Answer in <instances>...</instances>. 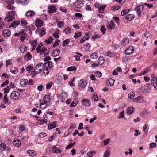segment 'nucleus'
<instances>
[{
	"instance_id": "nucleus-27",
	"label": "nucleus",
	"mask_w": 157,
	"mask_h": 157,
	"mask_svg": "<svg viewBox=\"0 0 157 157\" xmlns=\"http://www.w3.org/2000/svg\"><path fill=\"white\" fill-rule=\"evenodd\" d=\"M19 23L20 21L19 20L15 21L13 22L9 26V28L12 27L13 28H15L17 26Z\"/></svg>"
},
{
	"instance_id": "nucleus-8",
	"label": "nucleus",
	"mask_w": 157,
	"mask_h": 157,
	"mask_svg": "<svg viewBox=\"0 0 157 157\" xmlns=\"http://www.w3.org/2000/svg\"><path fill=\"white\" fill-rule=\"evenodd\" d=\"M134 50L133 47L131 46L125 50L124 53L126 55H130L133 53Z\"/></svg>"
},
{
	"instance_id": "nucleus-13",
	"label": "nucleus",
	"mask_w": 157,
	"mask_h": 157,
	"mask_svg": "<svg viewBox=\"0 0 157 157\" xmlns=\"http://www.w3.org/2000/svg\"><path fill=\"white\" fill-rule=\"evenodd\" d=\"M2 35L5 37H9L10 35V32L8 29H5L3 31Z\"/></svg>"
},
{
	"instance_id": "nucleus-14",
	"label": "nucleus",
	"mask_w": 157,
	"mask_h": 157,
	"mask_svg": "<svg viewBox=\"0 0 157 157\" xmlns=\"http://www.w3.org/2000/svg\"><path fill=\"white\" fill-rule=\"evenodd\" d=\"M78 85L79 86L84 88L86 85V82L85 80L82 79L79 82Z\"/></svg>"
},
{
	"instance_id": "nucleus-16",
	"label": "nucleus",
	"mask_w": 157,
	"mask_h": 157,
	"mask_svg": "<svg viewBox=\"0 0 157 157\" xmlns=\"http://www.w3.org/2000/svg\"><path fill=\"white\" fill-rule=\"evenodd\" d=\"M48 12L50 13H55L56 10V8L55 6L51 5L48 7Z\"/></svg>"
},
{
	"instance_id": "nucleus-44",
	"label": "nucleus",
	"mask_w": 157,
	"mask_h": 157,
	"mask_svg": "<svg viewBox=\"0 0 157 157\" xmlns=\"http://www.w3.org/2000/svg\"><path fill=\"white\" fill-rule=\"evenodd\" d=\"M21 25L23 27H25L27 25L26 20L24 19H21Z\"/></svg>"
},
{
	"instance_id": "nucleus-15",
	"label": "nucleus",
	"mask_w": 157,
	"mask_h": 157,
	"mask_svg": "<svg viewBox=\"0 0 157 157\" xmlns=\"http://www.w3.org/2000/svg\"><path fill=\"white\" fill-rule=\"evenodd\" d=\"M60 51V49L59 48L55 49L52 53V56L53 57H55L59 56Z\"/></svg>"
},
{
	"instance_id": "nucleus-53",
	"label": "nucleus",
	"mask_w": 157,
	"mask_h": 157,
	"mask_svg": "<svg viewBox=\"0 0 157 157\" xmlns=\"http://www.w3.org/2000/svg\"><path fill=\"white\" fill-rule=\"evenodd\" d=\"M130 11L129 9H127L125 10H122L121 13V15L122 16H124L126 14L128 13Z\"/></svg>"
},
{
	"instance_id": "nucleus-35",
	"label": "nucleus",
	"mask_w": 157,
	"mask_h": 157,
	"mask_svg": "<svg viewBox=\"0 0 157 157\" xmlns=\"http://www.w3.org/2000/svg\"><path fill=\"white\" fill-rule=\"evenodd\" d=\"M27 153L30 156H33L36 155V152L33 150H28Z\"/></svg>"
},
{
	"instance_id": "nucleus-3",
	"label": "nucleus",
	"mask_w": 157,
	"mask_h": 157,
	"mask_svg": "<svg viewBox=\"0 0 157 157\" xmlns=\"http://www.w3.org/2000/svg\"><path fill=\"white\" fill-rule=\"evenodd\" d=\"M20 94L17 91H13L10 94V98L14 100H17L19 97Z\"/></svg>"
},
{
	"instance_id": "nucleus-41",
	"label": "nucleus",
	"mask_w": 157,
	"mask_h": 157,
	"mask_svg": "<svg viewBox=\"0 0 157 157\" xmlns=\"http://www.w3.org/2000/svg\"><path fill=\"white\" fill-rule=\"evenodd\" d=\"M53 40V38L52 37L50 36L47 39L45 40V42L47 44H48L51 43L52 42Z\"/></svg>"
},
{
	"instance_id": "nucleus-4",
	"label": "nucleus",
	"mask_w": 157,
	"mask_h": 157,
	"mask_svg": "<svg viewBox=\"0 0 157 157\" xmlns=\"http://www.w3.org/2000/svg\"><path fill=\"white\" fill-rule=\"evenodd\" d=\"M107 29L109 30H112L115 28V25L113 21L111 20L108 21L106 24Z\"/></svg>"
},
{
	"instance_id": "nucleus-30",
	"label": "nucleus",
	"mask_w": 157,
	"mask_h": 157,
	"mask_svg": "<svg viewBox=\"0 0 157 157\" xmlns=\"http://www.w3.org/2000/svg\"><path fill=\"white\" fill-rule=\"evenodd\" d=\"M135 110L134 108L132 107H129L127 110V113L128 114H131Z\"/></svg>"
},
{
	"instance_id": "nucleus-62",
	"label": "nucleus",
	"mask_w": 157,
	"mask_h": 157,
	"mask_svg": "<svg viewBox=\"0 0 157 157\" xmlns=\"http://www.w3.org/2000/svg\"><path fill=\"white\" fill-rule=\"evenodd\" d=\"M33 67L31 65H29L26 67V70L29 72V73L30 72L31 70L33 69Z\"/></svg>"
},
{
	"instance_id": "nucleus-49",
	"label": "nucleus",
	"mask_w": 157,
	"mask_h": 157,
	"mask_svg": "<svg viewBox=\"0 0 157 157\" xmlns=\"http://www.w3.org/2000/svg\"><path fill=\"white\" fill-rule=\"evenodd\" d=\"M27 49V48L25 45H21L20 47V49L21 52H24Z\"/></svg>"
},
{
	"instance_id": "nucleus-26",
	"label": "nucleus",
	"mask_w": 157,
	"mask_h": 157,
	"mask_svg": "<svg viewBox=\"0 0 157 157\" xmlns=\"http://www.w3.org/2000/svg\"><path fill=\"white\" fill-rule=\"evenodd\" d=\"M52 150L54 153H59L61 152V150L56 146H54L52 148Z\"/></svg>"
},
{
	"instance_id": "nucleus-28",
	"label": "nucleus",
	"mask_w": 157,
	"mask_h": 157,
	"mask_svg": "<svg viewBox=\"0 0 157 157\" xmlns=\"http://www.w3.org/2000/svg\"><path fill=\"white\" fill-rule=\"evenodd\" d=\"M25 59L27 61H29L31 60L32 57V56L30 52H27L24 56Z\"/></svg>"
},
{
	"instance_id": "nucleus-29",
	"label": "nucleus",
	"mask_w": 157,
	"mask_h": 157,
	"mask_svg": "<svg viewBox=\"0 0 157 157\" xmlns=\"http://www.w3.org/2000/svg\"><path fill=\"white\" fill-rule=\"evenodd\" d=\"M44 65L45 67H48V68H51L53 66V63L50 61H48L44 63Z\"/></svg>"
},
{
	"instance_id": "nucleus-42",
	"label": "nucleus",
	"mask_w": 157,
	"mask_h": 157,
	"mask_svg": "<svg viewBox=\"0 0 157 157\" xmlns=\"http://www.w3.org/2000/svg\"><path fill=\"white\" fill-rule=\"evenodd\" d=\"M59 29H57L55 32L53 33V36L56 38H58L59 36Z\"/></svg>"
},
{
	"instance_id": "nucleus-43",
	"label": "nucleus",
	"mask_w": 157,
	"mask_h": 157,
	"mask_svg": "<svg viewBox=\"0 0 157 157\" xmlns=\"http://www.w3.org/2000/svg\"><path fill=\"white\" fill-rule=\"evenodd\" d=\"M96 152L95 151H92L88 152L87 153V155L88 157H92L95 155Z\"/></svg>"
},
{
	"instance_id": "nucleus-46",
	"label": "nucleus",
	"mask_w": 157,
	"mask_h": 157,
	"mask_svg": "<svg viewBox=\"0 0 157 157\" xmlns=\"http://www.w3.org/2000/svg\"><path fill=\"white\" fill-rule=\"evenodd\" d=\"M27 37L26 34V33H23L22 34L20 38V40L21 42H23L24 41L25 39Z\"/></svg>"
},
{
	"instance_id": "nucleus-37",
	"label": "nucleus",
	"mask_w": 157,
	"mask_h": 157,
	"mask_svg": "<svg viewBox=\"0 0 157 157\" xmlns=\"http://www.w3.org/2000/svg\"><path fill=\"white\" fill-rule=\"evenodd\" d=\"M21 142L18 140H14L13 142V144L15 147H18L21 145Z\"/></svg>"
},
{
	"instance_id": "nucleus-32",
	"label": "nucleus",
	"mask_w": 157,
	"mask_h": 157,
	"mask_svg": "<svg viewBox=\"0 0 157 157\" xmlns=\"http://www.w3.org/2000/svg\"><path fill=\"white\" fill-rule=\"evenodd\" d=\"M104 59L102 56H100L98 60V63L100 65H102L104 64Z\"/></svg>"
},
{
	"instance_id": "nucleus-47",
	"label": "nucleus",
	"mask_w": 157,
	"mask_h": 157,
	"mask_svg": "<svg viewBox=\"0 0 157 157\" xmlns=\"http://www.w3.org/2000/svg\"><path fill=\"white\" fill-rule=\"evenodd\" d=\"M19 2L22 5L27 4L29 2L28 0H18Z\"/></svg>"
},
{
	"instance_id": "nucleus-51",
	"label": "nucleus",
	"mask_w": 157,
	"mask_h": 157,
	"mask_svg": "<svg viewBox=\"0 0 157 157\" xmlns=\"http://www.w3.org/2000/svg\"><path fill=\"white\" fill-rule=\"evenodd\" d=\"M10 71L12 73L16 74L18 72V71L17 69L12 67L10 69Z\"/></svg>"
},
{
	"instance_id": "nucleus-31",
	"label": "nucleus",
	"mask_w": 157,
	"mask_h": 157,
	"mask_svg": "<svg viewBox=\"0 0 157 157\" xmlns=\"http://www.w3.org/2000/svg\"><path fill=\"white\" fill-rule=\"evenodd\" d=\"M106 5H101L98 8V10L100 13H103L104 11Z\"/></svg>"
},
{
	"instance_id": "nucleus-17",
	"label": "nucleus",
	"mask_w": 157,
	"mask_h": 157,
	"mask_svg": "<svg viewBox=\"0 0 157 157\" xmlns=\"http://www.w3.org/2000/svg\"><path fill=\"white\" fill-rule=\"evenodd\" d=\"M31 45L32 47L31 49V51L34 50L37 44V40H36L33 41H32L31 42Z\"/></svg>"
},
{
	"instance_id": "nucleus-23",
	"label": "nucleus",
	"mask_w": 157,
	"mask_h": 157,
	"mask_svg": "<svg viewBox=\"0 0 157 157\" xmlns=\"http://www.w3.org/2000/svg\"><path fill=\"white\" fill-rule=\"evenodd\" d=\"M62 80V77L60 75H58L56 78L55 82L56 84H59L61 82Z\"/></svg>"
},
{
	"instance_id": "nucleus-1",
	"label": "nucleus",
	"mask_w": 157,
	"mask_h": 157,
	"mask_svg": "<svg viewBox=\"0 0 157 157\" xmlns=\"http://www.w3.org/2000/svg\"><path fill=\"white\" fill-rule=\"evenodd\" d=\"M15 14V11H10L6 13L5 21L8 23L12 21L14 19Z\"/></svg>"
},
{
	"instance_id": "nucleus-64",
	"label": "nucleus",
	"mask_w": 157,
	"mask_h": 157,
	"mask_svg": "<svg viewBox=\"0 0 157 157\" xmlns=\"http://www.w3.org/2000/svg\"><path fill=\"white\" fill-rule=\"evenodd\" d=\"M110 154V152L109 150H107L105 153L103 157H109Z\"/></svg>"
},
{
	"instance_id": "nucleus-6",
	"label": "nucleus",
	"mask_w": 157,
	"mask_h": 157,
	"mask_svg": "<svg viewBox=\"0 0 157 157\" xmlns=\"http://www.w3.org/2000/svg\"><path fill=\"white\" fill-rule=\"evenodd\" d=\"M46 29L44 27L41 28L40 29H37L36 31V34H39L40 36H42L46 34Z\"/></svg>"
},
{
	"instance_id": "nucleus-20",
	"label": "nucleus",
	"mask_w": 157,
	"mask_h": 157,
	"mask_svg": "<svg viewBox=\"0 0 157 157\" xmlns=\"http://www.w3.org/2000/svg\"><path fill=\"white\" fill-rule=\"evenodd\" d=\"M151 84L154 87L157 89V78L155 77H153L151 80Z\"/></svg>"
},
{
	"instance_id": "nucleus-2",
	"label": "nucleus",
	"mask_w": 157,
	"mask_h": 157,
	"mask_svg": "<svg viewBox=\"0 0 157 157\" xmlns=\"http://www.w3.org/2000/svg\"><path fill=\"white\" fill-rule=\"evenodd\" d=\"M84 1L82 0H77L74 3V6L77 8H80L83 6Z\"/></svg>"
},
{
	"instance_id": "nucleus-21",
	"label": "nucleus",
	"mask_w": 157,
	"mask_h": 157,
	"mask_svg": "<svg viewBox=\"0 0 157 157\" xmlns=\"http://www.w3.org/2000/svg\"><path fill=\"white\" fill-rule=\"evenodd\" d=\"M35 14V13L34 11L29 10L26 13L25 15L27 17H32Z\"/></svg>"
},
{
	"instance_id": "nucleus-38",
	"label": "nucleus",
	"mask_w": 157,
	"mask_h": 157,
	"mask_svg": "<svg viewBox=\"0 0 157 157\" xmlns=\"http://www.w3.org/2000/svg\"><path fill=\"white\" fill-rule=\"evenodd\" d=\"M56 123L54 122L52 123L49 124L48 125V129L49 130L55 128L56 127Z\"/></svg>"
},
{
	"instance_id": "nucleus-48",
	"label": "nucleus",
	"mask_w": 157,
	"mask_h": 157,
	"mask_svg": "<svg viewBox=\"0 0 157 157\" xmlns=\"http://www.w3.org/2000/svg\"><path fill=\"white\" fill-rule=\"evenodd\" d=\"M6 148V146L3 143H1L0 144V149L2 151L5 150Z\"/></svg>"
},
{
	"instance_id": "nucleus-7",
	"label": "nucleus",
	"mask_w": 157,
	"mask_h": 157,
	"mask_svg": "<svg viewBox=\"0 0 157 157\" xmlns=\"http://www.w3.org/2000/svg\"><path fill=\"white\" fill-rule=\"evenodd\" d=\"M44 64L42 63H39L37 64L35 68L36 71L38 73H40L42 71V70L44 67Z\"/></svg>"
},
{
	"instance_id": "nucleus-25",
	"label": "nucleus",
	"mask_w": 157,
	"mask_h": 157,
	"mask_svg": "<svg viewBox=\"0 0 157 157\" xmlns=\"http://www.w3.org/2000/svg\"><path fill=\"white\" fill-rule=\"evenodd\" d=\"M124 19L126 20L132 21L134 18V15L133 14H128L124 17Z\"/></svg>"
},
{
	"instance_id": "nucleus-24",
	"label": "nucleus",
	"mask_w": 157,
	"mask_h": 157,
	"mask_svg": "<svg viewBox=\"0 0 157 157\" xmlns=\"http://www.w3.org/2000/svg\"><path fill=\"white\" fill-rule=\"evenodd\" d=\"M50 96L49 95H46L44 97L43 101L48 103L50 102Z\"/></svg>"
},
{
	"instance_id": "nucleus-22",
	"label": "nucleus",
	"mask_w": 157,
	"mask_h": 157,
	"mask_svg": "<svg viewBox=\"0 0 157 157\" xmlns=\"http://www.w3.org/2000/svg\"><path fill=\"white\" fill-rule=\"evenodd\" d=\"M40 108L43 109H45L48 106V103H46L43 101L40 100Z\"/></svg>"
},
{
	"instance_id": "nucleus-63",
	"label": "nucleus",
	"mask_w": 157,
	"mask_h": 157,
	"mask_svg": "<svg viewBox=\"0 0 157 157\" xmlns=\"http://www.w3.org/2000/svg\"><path fill=\"white\" fill-rule=\"evenodd\" d=\"M134 95L135 94L134 93L131 92L128 94V97L129 99H132L134 97Z\"/></svg>"
},
{
	"instance_id": "nucleus-59",
	"label": "nucleus",
	"mask_w": 157,
	"mask_h": 157,
	"mask_svg": "<svg viewBox=\"0 0 157 157\" xmlns=\"http://www.w3.org/2000/svg\"><path fill=\"white\" fill-rule=\"evenodd\" d=\"M100 30L101 32L103 34H104L106 30V29L104 26H102L100 28Z\"/></svg>"
},
{
	"instance_id": "nucleus-58",
	"label": "nucleus",
	"mask_w": 157,
	"mask_h": 157,
	"mask_svg": "<svg viewBox=\"0 0 157 157\" xmlns=\"http://www.w3.org/2000/svg\"><path fill=\"white\" fill-rule=\"evenodd\" d=\"M101 37V35L96 34H94L92 36L91 39L92 40H93L94 39L99 38Z\"/></svg>"
},
{
	"instance_id": "nucleus-57",
	"label": "nucleus",
	"mask_w": 157,
	"mask_h": 157,
	"mask_svg": "<svg viewBox=\"0 0 157 157\" xmlns=\"http://www.w3.org/2000/svg\"><path fill=\"white\" fill-rule=\"evenodd\" d=\"M85 9L86 11H91L92 10L91 7L90 6V4L87 3L85 6Z\"/></svg>"
},
{
	"instance_id": "nucleus-40",
	"label": "nucleus",
	"mask_w": 157,
	"mask_h": 157,
	"mask_svg": "<svg viewBox=\"0 0 157 157\" xmlns=\"http://www.w3.org/2000/svg\"><path fill=\"white\" fill-rule=\"evenodd\" d=\"M150 70L149 67H147L144 69L140 73V75H144L145 74L148 73Z\"/></svg>"
},
{
	"instance_id": "nucleus-60",
	"label": "nucleus",
	"mask_w": 157,
	"mask_h": 157,
	"mask_svg": "<svg viewBox=\"0 0 157 157\" xmlns=\"http://www.w3.org/2000/svg\"><path fill=\"white\" fill-rule=\"evenodd\" d=\"M44 68V74L46 75H48L49 73V71L48 67H45L44 66L43 67Z\"/></svg>"
},
{
	"instance_id": "nucleus-36",
	"label": "nucleus",
	"mask_w": 157,
	"mask_h": 157,
	"mask_svg": "<svg viewBox=\"0 0 157 157\" xmlns=\"http://www.w3.org/2000/svg\"><path fill=\"white\" fill-rule=\"evenodd\" d=\"M142 98L141 96H139L135 98L134 99V101L135 102H139L140 103H143L144 102V101H139L140 99Z\"/></svg>"
},
{
	"instance_id": "nucleus-61",
	"label": "nucleus",
	"mask_w": 157,
	"mask_h": 157,
	"mask_svg": "<svg viewBox=\"0 0 157 157\" xmlns=\"http://www.w3.org/2000/svg\"><path fill=\"white\" fill-rule=\"evenodd\" d=\"M75 142H74L68 145L66 147V149H68L73 147L75 144Z\"/></svg>"
},
{
	"instance_id": "nucleus-50",
	"label": "nucleus",
	"mask_w": 157,
	"mask_h": 157,
	"mask_svg": "<svg viewBox=\"0 0 157 157\" xmlns=\"http://www.w3.org/2000/svg\"><path fill=\"white\" fill-rule=\"evenodd\" d=\"M71 31V29L69 27H67L64 29L63 31V32L65 33L67 35L70 33Z\"/></svg>"
},
{
	"instance_id": "nucleus-33",
	"label": "nucleus",
	"mask_w": 157,
	"mask_h": 157,
	"mask_svg": "<svg viewBox=\"0 0 157 157\" xmlns=\"http://www.w3.org/2000/svg\"><path fill=\"white\" fill-rule=\"evenodd\" d=\"M7 8L8 9L12 11H15L16 7L12 4H8L7 6Z\"/></svg>"
},
{
	"instance_id": "nucleus-54",
	"label": "nucleus",
	"mask_w": 157,
	"mask_h": 157,
	"mask_svg": "<svg viewBox=\"0 0 157 157\" xmlns=\"http://www.w3.org/2000/svg\"><path fill=\"white\" fill-rule=\"evenodd\" d=\"M143 130L145 133L147 134L148 132V125L147 124H145L144 125L143 127Z\"/></svg>"
},
{
	"instance_id": "nucleus-52",
	"label": "nucleus",
	"mask_w": 157,
	"mask_h": 157,
	"mask_svg": "<svg viewBox=\"0 0 157 157\" xmlns=\"http://www.w3.org/2000/svg\"><path fill=\"white\" fill-rule=\"evenodd\" d=\"M82 35L81 32H78L77 33H75V35L74 36V37L75 39H77L79 37Z\"/></svg>"
},
{
	"instance_id": "nucleus-18",
	"label": "nucleus",
	"mask_w": 157,
	"mask_h": 157,
	"mask_svg": "<svg viewBox=\"0 0 157 157\" xmlns=\"http://www.w3.org/2000/svg\"><path fill=\"white\" fill-rule=\"evenodd\" d=\"M28 83V80L26 79H22L20 82L21 86L23 87H25Z\"/></svg>"
},
{
	"instance_id": "nucleus-39",
	"label": "nucleus",
	"mask_w": 157,
	"mask_h": 157,
	"mask_svg": "<svg viewBox=\"0 0 157 157\" xmlns=\"http://www.w3.org/2000/svg\"><path fill=\"white\" fill-rule=\"evenodd\" d=\"M76 67L75 66H71L67 68V71H74L76 70Z\"/></svg>"
},
{
	"instance_id": "nucleus-12",
	"label": "nucleus",
	"mask_w": 157,
	"mask_h": 157,
	"mask_svg": "<svg viewBox=\"0 0 157 157\" xmlns=\"http://www.w3.org/2000/svg\"><path fill=\"white\" fill-rule=\"evenodd\" d=\"M129 39L128 38H124L121 41V44L122 46L124 47L128 45L129 44Z\"/></svg>"
},
{
	"instance_id": "nucleus-45",
	"label": "nucleus",
	"mask_w": 157,
	"mask_h": 157,
	"mask_svg": "<svg viewBox=\"0 0 157 157\" xmlns=\"http://www.w3.org/2000/svg\"><path fill=\"white\" fill-rule=\"evenodd\" d=\"M98 57V55L96 52L93 53L90 56V58L93 59H96Z\"/></svg>"
},
{
	"instance_id": "nucleus-5",
	"label": "nucleus",
	"mask_w": 157,
	"mask_h": 157,
	"mask_svg": "<svg viewBox=\"0 0 157 157\" xmlns=\"http://www.w3.org/2000/svg\"><path fill=\"white\" fill-rule=\"evenodd\" d=\"M89 32H86L84 36L81 38L80 43H84L86 40H88L90 38V35Z\"/></svg>"
},
{
	"instance_id": "nucleus-10",
	"label": "nucleus",
	"mask_w": 157,
	"mask_h": 157,
	"mask_svg": "<svg viewBox=\"0 0 157 157\" xmlns=\"http://www.w3.org/2000/svg\"><path fill=\"white\" fill-rule=\"evenodd\" d=\"M82 104L85 106L90 107L91 105L90 101L87 99H84L82 101Z\"/></svg>"
},
{
	"instance_id": "nucleus-19",
	"label": "nucleus",
	"mask_w": 157,
	"mask_h": 157,
	"mask_svg": "<svg viewBox=\"0 0 157 157\" xmlns=\"http://www.w3.org/2000/svg\"><path fill=\"white\" fill-rule=\"evenodd\" d=\"M114 82L115 81L113 79L109 78L107 80L106 84L108 86H111L114 85Z\"/></svg>"
},
{
	"instance_id": "nucleus-9",
	"label": "nucleus",
	"mask_w": 157,
	"mask_h": 157,
	"mask_svg": "<svg viewBox=\"0 0 157 157\" xmlns=\"http://www.w3.org/2000/svg\"><path fill=\"white\" fill-rule=\"evenodd\" d=\"M47 51V48L46 47H43L39 51L38 53H40V55H42L44 54V56L45 57L49 54V52L47 51L46 53L45 52Z\"/></svg>"
},
{
	"instance_id": "nucleus-11",
	"label": "nucleus",
	"mask_w": 157,
	"mask_h": 157,
	"mask_svg": "<svg viewBox=\"0 0 157 157\" xmlns=\"http://www.w3.org/2000/svg\"><path fill=\"white\" fill-rule=\"evenodd\" d=\"M144 8V6L143 5H139L136 7L135 9V10L137 12L138 15H140L143 10Z\"/></svg>"
},
{
	"instance_id": "nucleus-34",
	"label": "nucleus",
	"mask_w": 157,
	"mask_h": 157,
	"mask_svg": "<svg viewBox=\"0 0 157 157\" xmlns=\"http://www.w3.org/2000/svg\"><path fill=\"white\" fill-rule=\"evenodd\" d=\"M43 21L39 19H36V25L37 27H40L42 25Z\"/></svg>"
},
{
	"instance_id": "nucleus-56",
	"label": "nucleus",
	"mask_w": 157,
	"mask_h": 157,
	"mask_svg": "<svg viewBox=\"0 0 157 157\" xmlns=\"http://www.w3.org/2000/svg\"><path fill=\"white\" fill-rule=\"evenodd\" d=\"M78 103V101L77 100L74 101L70 105L71 107H74Z\"/></svg>"
},
{
	"instance_id": "nucleus-55",
	"label": "nucleus",
	"mask_w": 157,
	"mask_h": 157,
	"mask_svg": "<svg viewBox=\"0 0 157 157\" xmlns=\"http://www.w3.org/2000/svg\"><path fill=\"white\" fill-rule=\"evenodd\" d=\"M110 139L108 138L105 140H104L102 142V143H103V145L104 146L107 145L110 142Z\"/></svg>"
}]
</instances>
